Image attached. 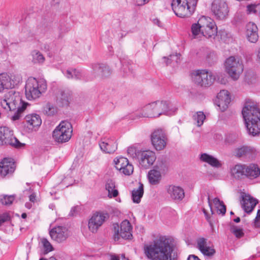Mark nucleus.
Returning <instances> with one entry per match:
<instances>
[{"mask_svg":"<svg viewBox=\"0 0 260 260\" xmlns=\"http://www.w3.org/2000/svg\"><path fill=\"white\" fill-rule=\"evenodd\" d=\"M198 0H173L172 8L175 14L181 18L190 16L194 12Z\"/></svg>","mask_w":260,"mask_h":260,"instance_id":"39448f33","label":"nucleus"},{"mask_svg":"<svg viewBox=\"0 0 260 260\" xmlns=\"http://www.w3.org/2000/svg\"><path fill=\"white\" fill-rule=\"evenodd\" d=\"M116 168L125 175H130L134 171L133 165L124 157H117L114 159Z\"/></svg>","mask_w":260,"mask_h":260,"instance_id":"6ab92c4d","label":"nucleus"},{"mask_svg":"<svg viewBox=\"0 0 260 260\" xmlns=\"http://www.w3.org/2000/svg\"><path fill=\"white\" fill-rule=\"evenodd\" d=\"M137 156L140 165L145 169L152 165L156 159L155 152L151 150L138 152Z\"/></svg>","mask_w":260,"mask_h":260,"instance_id":"a211bd4d","label":"nucleus"},{"mask_svg":"<svg viewBox=\"0 0 260 260\" xmlns=\"http://www.w3.org/2000/svg\"><path fill=\"white\" fill-rule=\"evenodd\" d=\"M191 76L192 81L201 86H209L214 80L211 72L206 70L194 71L191 73Z\"/></svg>","mask_w":260,"mask_h":260,"instance_id":"1a4fd4ad","label":"nucleus"},{"mask_svg":"<svg viewBox=\"0 0 260 260\" xmlns=\"http://www.w3.org/2000/svg\"><path fill=\"white\" fill-rule=\"evenodd\" d=\"M217 212L219 214H221L222 215H224L226 212V207L224 205L223 203L221 204V206H218L217 208Z\"/></svg>","mask_w":260,"mask_h":260,"instance_id":"864d4df0","label":"nucleus"},{"mask_svg":"<svg viewBox=\"0 0 260 260\" xmlns=\"http://www.w3.org/2000/svg\"><path fill=\"white\" fill-rule=\"evenodd\" d=\"M187 260H201L197 256L195 255H190Z\"/></svg>","mask_w":260,"mask_h":260,"instance_id":"052dcab7","label":"nucleus"},{"mask_svg":"<svg viewBox=\"0 0 260 260\" xmlns=\"http://www.w3.org/2000/svg\"><path fill=\"white\" fill-rule=\"evenodd\" d=\"M213 202L216 208L219 206H221V204L223 203V202L220 201V200L217 198H214L213 200Z\"/></svg>","mask_w":260,"mask_h":260,"instance_id":"13d9d810","label":"nucleus"},{"mask_svg":"<svg viewBox=\"0 0 260 260\" xmlns=\"http://www.w3.org/2000/svg\"><path fill=\"white\" fill-rule=\"evenodd\" d=\"M257 26L253 22H249L246 26V35L248 41L256 43L258 39Z\"/></svg>","mask_w":260,"mask_h":260,"instance_id":"b1692460","label":"nucleus"},{"mask_svg":"<svg viewBox=\"0 0 260 260\" xmlns=\"http://www.w3.org/2000/svg\"><path fill=\"white\" fill-rule=\"evenodd\" d=\"M202 36L207 39H214L217 34V27L215 22L211 18L202 16Z\"/></svg>","mask_w":260,"mask_h":260,"instance_id":"f8f14e48","label":"nucleus"},{"mask_svg":"<svg viewBox=\"0 0 260 260\" xmlns=\"http://www.w3.org/2000/svg\"><path fill=\"white\" fill-rule=\"evenodd\" d=\"M241 203L244 211L247 213H250L253 211L258 203V201L249 194H245L242 196V200Z\"/></svg>","mask_w":260,"mask_h":260,"instance_id":"4be33fe9","label":"nucleus"},{"mask_svg":"<svg viewBox=\"0 0 260 260\" xmlns=\"http://www.w3.org/2000/svg\"><path fill=\"white\" fill-rule=\"evenodd\" d=\"M127 153L132 157H135L136 154V149L134 147H129L127 150Z\"/></svg>","mask_w":260,"mask_h":260,"instance_id":"5fc2aeb1","label":"nucleus"},{"mask_svg":"<svg viewBox=\"0 0 260 260\" xmlns=\"http://www.w3.org/2000/svg\"><path fill=\"white\" fill-rule=\"evenodd\" d=\"M73 133L72 124L68 121H62L52 133L54 140L58 143L68 142Z\"/></svg>","mask_w":260,"mask_h":260,"instance_id":"0eeeda50","label":"nucleus"},{"mask_svg":"<svg viewBox=\"0 0 260 260\" xmlns=\"http://www.w3.org/2000/svg\"><path fill=\"white\" fill-rule=\"evenodd\" d=\"M52 240L60 243L65 241L70 235L69 231L64 226H58L53 228L49 232Z\"/></svg>","mask_w":260,"mask_h":260,"instance_id":"f3484780","label":"nucleus"},{"mask_svg":"<svg viewBox=\"0 0 260 260\" xmlns=\"http://www.w3.org/2000/svg\"><path fill=\"white\" fill-rule=\"evenodd\" d=\"M217 105L221 111H224L231 102L229 92L225 90H221L217 95Z\"/></svg>","mask_w":260,"mask_h":260,"instance_id":"412c9836","label":"nucleus"},{"mask_svg":"<svg viewBox=\"0 0 260 260\" xmlns=\"http://www.w3.org/2000/svg\"><path fill=\"white\" fill-rule=\"evenodd\" d=\"M257 61L260 62V48L258 49L257 53Z\"/></svg>","mask_w":260,"mask_h":260,"instance_id":"0e129e2a","label":"nucleus"},{"mask_svg":"<svg viewBox=\"0 0 260 260\" xmlns=\"http://www.w3.org/2000/svg\"><path fill=\"white\" fill-rule=\"evenodd\" d=\"M92 75L96 78L104 79L109 77L112 71L107 64L102 63H94L91 65Z\"/></svg>","mask_w":260,"mask_h":260,"instance_id":"dca6fc26","label":"nucleus"},{"mask_svg":"<svg viewBox=\"0 0 260 260\" xmlns=\"http://www.w3.org/2000/svg\"><path fill=\"white\" fill-rule=\"evenodd\" d=\"M245 171V176L250 179L256 178L260 175V169L255 164L246 166Z\"/></svg>","mask_w":260,"mask_h":260,"instance_id":"2f4dec72","label":"nucleus"},{"mask_svg":"<svg viewBox=\"0 0 260 260\" xmlns=\"http://www.w3.org/2000/svg\"><path fill=\"white\" fill-rule=\"evenodd\" d=\"M179 54H172L169 56V57L168 58L167 61V64L170 63L172 61H175L177 63L179 62V57H180Z\"/></svg>","mask_w":260,"mask_h":260,"instance_id":"603ef678","label":"nucleus"},{"mask_svg":"<svg viewBox=\"0 0 260 260\" xmlns=\"http://www.w3.org/2000/svg\"><path fill=\"white\" fill-rule=\"evenodd\" d=\"M254 225L255 227H260V210L257 212V215L254 219Z\"/></svg>","mask_w":260,"mask_h":260,"instance_id":"6e6d98bb","label":"nucleus"},{"mask_svg":"<svg viewBox=\"0 0 260 260\" xmlns=\"http://www.w3.org/2000/svg\"><path fill=\"white\" fill-rule=\"evenodd\" d=\"M121 63L122 64V70L124 73L128 74L133 72V69L132 65L130 64L129 62L121 61Z\"/></svg>","mask_w":260,"mask_h":260,"instance_id":"09e8293b","label":"nucleus"},{"mask_svg":"<svg viewBox=\"0 0 260 260\" xmlns=\"http://www.w3.org/2000/svg\"><path fill=\"white\" fill-rule=\"evenodd\" d=\"M31 204L28 203L25 204V207L28 209H30L31 207Z\"/></svg>","mask_w":260,"mask_h":260,"instance_id":"774afa93","label":"nucleus"},{"mask_svg":"<svg viewBox=\"0 0 260 260\" xmlns=\"http://www.w3.org/2000/svg\"><path fill=\"white\" fill-rule=\"evenodd\" d=\"M9 219V216L7 214H4L0 216L1 222L3 223Z\"/></svg>","mask_w":260,"mask_h":260,"instance_id":"bf43d9fd","label":"nucleus"},{"mask_svg":"<svg viewBox=\"0 0 260 260\" xmlns=\"http://www.w3.org/2000/svg\"><path fill=\"white\" fill-rule=\"evenodd\" d=\"M167 168V164L166 161L162 159H158L156 165L154 167V169L159 171L160 173L166 171Z\"/></svg>","mask_w":260,"mask_h":260,"instance_id":"c03bdc74","label":"nucleus"},{"mask_svg":"<svg viewBox=\"0 0 260 260\" xmlns=\"http://www.w3.org/2000/svg\"><path fill=\"white\" fill-rule=\"evenodd\" d=\"M167 191L170 198L176 202L180 201L184 198V189L175 185H169L167 188Z\"/></svg>","mask_w":260,"mask_h":260,"instance_id":"aec40b11","label":"nucleus"},{"mask_svg":"<svg viewBox=\"0 0 260 260\" xmlns=\"http://www.w3.org/2000/svg\"><path fill=\"white\" fill-rule=\"evenodd\" d=\"M41 241L46 253L53 251V246L47 239L43 238L41 239Z\"/></svg>","mask_w":260,"mask_h":260,"instance_id":"49530a36","label":"nucleus"},{"mask_svg":"<svg viewBox=\"0 0 260 260\" xmlns=\"http://www.w3.org/2000/svg\"><path fill=\"white\" fill-rule=\"evenodd\" d=\"M199 57L205 59L209 64H212L216 61L217 57L216 54L206 48H202L197 53Z\"/></svg>","mask_w":260,"mask_h":260,"instance_id":"bb28decb","label":"nucleus"},{"mask_svg":"<svg viewBox=\"0 0 260 260\" xmlns=\"http://www.w3.org/2000/svg\"><path fill=\"white\" fill-rule=\"evenodd\" d=\"M226 72L234 80H237L243 71L242 61L238 57L230 56L224 63Z\"/></svg>","mask_w":260,"mask_h":260,"instance_id":"6e6552de","label":"nucleus"},{"mask_svg":"<svg viewBox=\"0 0 260 260\" xmlns=\"http://www.w3.org/2000/svg\"><path fill=\"white\" fill-rule=\"evenodd\" d=\"M64 76L69 79L79 80L82 78L81 72L75 69H69L62 72Z\"/></svg>","mask_w":260,"mask_h":260,"instance_id":"4c0bfd02","label":"nucleus"},{"mask_svg":"<svg viewBox=\"0 0 260 260\" xmlns=\"http://www.w3.org/2000/svg\"><path fill=\"white\" fill-rule=\"evenodd\" d=\"M258 7V4H251L248 5L246 7V12L248 14L254 13L258 15V10L257 9Z\"/></svg>","mask_w":260,"mask_h":260,"instance_id":"3c124183","label":"nucleus"},{"mask_svg":"<svg viewBox=\"0 0 260 260\" xmlns=\"http://www.w3.org/2000/svg\"><path fill=\"white\" fill-rule=\"evenodd\" d=\"M144 193L143 184L141 182L139 183V187L134 189L132 192V200L134 203H139Z\"/></svg>","mask_w":260,"mask_h":260,"instance_id":"f704fd0d","label":"nucleus"},{"mask_svg":"<svg viewBox=\"0 0 260 260\" xmlns=\"http://www.w3.org/2000/svg\"><path fill=\"white\" fill-rule=\"evenodd\" d=\"M172 240L165 236H161L144 247L146 256L152 260H176L172 258L173 248Z\"/></svg>","mask_w":260,"mask_h":260,"instance_id":"f257e3e1","label":"nucleus"},{"mask_svg":"<svg viewBox=\"0 0 260 260\" xmlns=\"http://www.w3.org/2000/svg\"><path fill=\"white\" fill-rule=\"evenodd\" d=\"M109 217L107 213L96 212L94 213L88 220L89 230L93 233H96L98 229Z\"/></svg>","mask_w":260,"mask_h":260,"instance_id":"4468645a","label":"nucleus"},{"mask_svg":"<svg viewBox=\"0 0 260 260\" xmlns=\"http://www.w3.org/2000/svg\"><path fill=\"white\" fill-rule=\"evenodd\" d=\"M5 77L8 89H12L19 85L22 82V77L20 74L16 73L11 74L10 76L5 74Z\"/></svg>","mask_w":260,"mask_h":260,"instance_id":"cd10ccee","label":"nucleus"},{"mask_svg":"<svg viewBox=\"0 0 260 260\" xmlns=\"http://www.w3.org/2000/svg\"><path fill=\"white\" fill-rule=\"evenodd\" d=\"M242 113L249 134L253 136L260 134V109L257 104L246 101Z\"/></svg>","mask_w":260,"mask_h":260,"instance_id":"f03ea898","label":"nucleus"},{"mask_svg":"<svg viewBox=\"0 0 260 260\" xmlns=\"http://www.w3.org/2000/svg\"><path fill=\"white\" fill-rule=\"evenodd\" d=\"M172 107H174L169 102L157 101L145 105L137 117L155 118L161 115H171L176 110V109Z\"/></svg>","mask_w":260,"mask_h":260,"instance_id":"7ed1b4c3","label":"nucleus"},{"mask_svg":"<svg viewBox=\"0 0 260 260\" xmlns=\"http://www.w3.org/2000/svg\"><path fill=\"white\" fill-rule=\"evenodd\" d=\"M245 79L248 84H252L256 82V76L253 72H248L246 74Z\"/></svg>","mask_w":260,"mask_h":260,"instance_id":"de8ad7c7","label":"nucleus"},{"mask_svg":"<svg viewBox=\"0 0 260 260\" xmlns=\"http://www.w3.org/2000/svg\"><path fill=\"white\" fill-rule=\"evenodd\" d=\"M151 142L156 150H164L168 143V138L165 132L161 128L155 130L151 135Z\"/></svg>","mask_w":260,"mask_h":260,"instance_id":"9b49d317","label":"nucleus"},{"mask_svg":"<svg viewBox=\"0 0 260 260\" xmlns=\"http://www.w3.org/2000/svg\"><path fill=\"white\" fill-rule=\"evenodd\" d=\"M72 93L69 90H59L57 94V102L61 106H67L71 99Z\"/></svg>","mask_w":260,"mask_h":260,"instance_id":"c756f323","label":"nucleus"},{"mask_svg":"<svg viewBox=\"0 0 260 260\" xmlns=\"http://www.w3.org/2000/svg\"><path fill=\"white\" fill-rule=\"evenodd\" d=\"M3 145L19 147L22 144L14 137L12 130L8 127H1L0 145Z\"/></svg>","mask_w":260,"mask_h":260,"instance_id":"9d476101","label":"nucleus"},{"mask_svg":"<svg viewBox=\"0 0 260 260\" xmlns=\"http://www.w3.org/2000/svg\"><path fill=\"white\" fill-rule=\"evenodd\" d=\"M150 0H134L137 6H141L148 3Z\"/></svg>","mask_w":260,"mask_h":260,"instance_id":"4d7b16f0","label":"nucleus"},{"mask_svg":"<svg viewBox=\"0 0 260 260\" xmlns=\"http://www.w3.org/2000/svg\"><path fill=\"white\" fill-rule=\"evenodd\" d=\"M5 77V73L0 74V92L3 91L5 89H8L7 88V84Z\"/></svg>","mask_w":260,"mask_h":260,"instance_id":"8fccbe9b","label":"nucleus"},{"mask_svg":"<svg viewBox=\"0 0 260 260\" xmlns=\"http://www.w3.org/2000/svg\"><path fill=\"white\" fill-rule=\"evenodd\" d=\"M43 111L48 116H53L57 112V109L53 105L48 103L44 107Z\"/></svg>","mask_w":260,"mask_h":260,"instance_id":"79ce46f5","label":"nucleus"},{"mask_svg":"<svg viewBox=\"0 0 260 260\" xmlns=\"http://www.w3.org/2000/svg\"><path fill=\"white\" fill-rule=\"evenodd\" d=\"M212 11L218 19L226 18L229 13V8L225 2L222 0H215L212 3Z\"/></svg>","mask_w":260,"mask_h":260,"instance_id":"2eb2a0df","label":"nucleus"},{"mask_svg":"<svg viewBox=\"0 0 260 260\" xmlns=\"http://www.w3.org/2000/svg\"><path fill=\"white\" fill-rule=\"evenodd\" d=\"M203 212H204V214H205V215L206 216V218L207 220L209 222H210V220H209L210 216L208 215L207 211H206V210L205 209H203Z\"/></svg>","mask_w":260,"mask_h":260,"instance_id":"e2e57ef3","label":"nucleus"},{"mask_svg":"<svg viewBox=\"0 0 260 260\" xmlns=\"http://www.w3.org/2000/svg\"><path fill=\"white\" fill-rule=\"evenodd\" d=\"M105 189L108 191V196L110 198H115L118 195V191L116 188L115 182L111 180L108 179L105 184Z\"/></svg>","mask_w":260,"mask_h":260,"instance_id":"473e14b6","label":"nucleus"},{"mask_svg":"<svg viewBox=\"0 0 260 260\" xmlns=\"http://www.w3.org/2000/svg\"><path fill=\"white\" fill-rule=\"evenodd\" d=\"M254 151V149L249 146H243L236 150V155L241 157L250 154Z\"/></svg>","mask_w":260,"mask_h":260,"instance_id":"a19ab883","label":"nucleus"},{"mask_svg":"<svg viewBox=\"0 0 260 260\" xmlns=\"http://www.w3.org/2000/svg\"><path fill=\"white\" fill-rule=\"evenodd\" d=\"M32 61L34 63H42L45 61L43 55L38 50H35L31 52Z\"/></svg>","mask_w":260,"mask_h":260,"instance_id":"58836bf2","label":"nucleus"},{"mask_svg":"<svg viewBox=\"0 0 260 260\" xmlns=\"http://www.w3.org/2000/svg\"><path fill=\"white\" fill-rule=\"evenodd\" d=\"M27 127L31 129L38 128L42 123L40 116L37 114H28L25 117Z\"/></svg>","mask_w":260,"mask_h":260,"instance_id":"393cba45","label":"nucleus"},{"mask_svg":"<svg viewBox=\"0 0 260 260\" xmlns=\"http://www.w3.org/2000/svg\"><path fill=\"white\" fill-rule=\"evenodd\" d=\"M149 182L153 185L159 183L161 179V173L156 169L150 170L148 175Z\"/></svg>","mask_w":260,"mask_h":260,"instance_id":"e433bc0d","label":"nucleus"},{"mask_svg":"<svg viewBox=\"0 0 260 260\" xmlns=\"http://www.w3.org/2000/svg\"><path fill=\"white\" fill-rule=\"evenodd\" d=\"M192 118L193 120L196 122L197 125L198 126H201L204 123L206 116L203 112L199 111L193 115Z\"/></svg>","mask_w":260,"mask_h":260,"instance_id":"ea45409f","label":"nucleus"},{"mask_svg":"<svg viewBox=\"0 0 260 260\" xmlns=\"http://www.w3.org/2000/svg\"><path fill=\"white\" fill-rule=\"evenodd\" d=\"M202 21V16L198 20L197 23H193L191 27V30L192 36L194 39H198L202 36V25L201 22Z\"/></svg>","mask_w":260,"mask_h":260,"instance_id":"72a5a7b5","label":"nucleus"},{"mask_svg":"<svg viewBox=\"0 0 260 260\" xmlns=\"http://www.w3.org/2000/svg\"><path fill=\"white\" fill-rule=\"evenodd\" d=\"M2 105L5 109L15 111L12 116V119L16 120L19 119L21 113L26 109L28 104L22 101L18 92L11 90L5 94L2 102Z\"/></svg>","mask_w":260,"mask_h":260,"instance_id":"20e7f679","label":"nucleus"},{"mask_svg":"<svg viewBox=\"0 0 260 260\" xmlns=\"http://www.w3.org/2000/svg\"><path fill=\"white\" fill-rule=\"evenodd\" d=\"M197 244L198 248L204 255L210 256L215 253L213 248L207 246V239L205 238H200Z\"/></svg>","mask_w":260,"mask_h":260,"instance_id":"c85d7f7f","label":"nucleus"},{"mask_svg":"<svg viewBox=\"0 0 260 260\" xmlns=\"http://www.w3.org/2000/svg\"><path fill=\"white\" fill-rule=\"evenodd\" d=\"M113 225L114 228V239L115 241H118L120 237L124 239H129L132 237V226L128 220H125L121 222L120 231H119L118 224H114Z\"/></svg>","mask_w":260,"mask_h":260,"instance_id":"ddd939ff","label":"nucleus"},{"mask_svg":"<svg viewBox=\"0 0 260 260\" xmlns=\"http://www.w3.org/2000/svg\"><path fill=\"white\" fill-rule=\"evenodd\" d=\"M111 260H120L118 256L115 255H111Z\"/></svg>","mask_w":260,"mask_h":260,"instance_id":"338daca9","label":"nucleus"},{"mask_svg":"<svg viewBox=\"0 0 260 260\" xmlns=\"http://www.w3.org/2000/svg\"><path fill=\"white\" fill-rule=\"evenodd\" d=\"M101 149L107 153H113L117 148L116 142L111 139H104L99 143Z\"/></svg>","mask_w":260,"mask_h":260,"instance_id":"a878e982","label":"nucleus"},{"mask_svg":"<svg viewBox=\"0 0 260 260\" xmlns=\"http://www.w3.org/2000/svg\"><path fill=\"white\" fill-rule=\"evenodd\" d=\"M15 169L14 163L10 159L5 158L0 163V174L3 177L12 174Z\"/></svg>","mask_w":260,"mask_h":260,"instance_id":"5701e85b","label":"nucleus"},{"mask_svg":"<svg viewBox=\"0 0 260 260\" xmlns=\"http://www.w3.org/2000/svg\"><path fill=\"white\" fill-rule=\"evenodd\" d=\"M36 194L34 193H31L29 197V201L33 203L35 202L36 201Z\"/></svg>","mask_w":260,"mask_h":260,"instance_id":"680f3d73","label":"nucleus"},{"mask_svg":"<svg viewBox=\"0 0 260 260\" xmlns=\"http://www.w3.org/2000/svg\"><path fill=\"white\" fill-rule=\"evenodd\" d=\"M246 165H236L231 170L232 175L235 178H240L242 176H245Z\"/></svg>","mask_w":260,"mask_h":260,"instance_id":"c9c22d12","label":"nucleus"},{"mask_svg":"<svg viewBox=\"0 0 260 260\" xmlns=\"http://www.w3.org/2000/svg\"><path fill=\"white\" fill-rule=\"evenodd\" d=\"M76 209H77V208L76 207H74V208H72L71 210V215H74V213L76 211Z\"/></svg>","mask_w":260,"mask_h":260,"instance_id":"69168bd1","label":"nucleus"},{"mask_svg":"<svg viewBox=\"0 0 260 260\" xmlns=\"http://www.w3.org/2000/svg\"><path fill=\"white\" fill-rule=\"evenodd\" d=\"M14 199L15 196L14 195H3L0 196V202L2 204L5 205H11L14 201Z\"/></svg>","mask_w":260,"mask_h":260,"instance_id":"37998d69","label":"nucleus"},{"mask_svg":"<svg viewBox=\"0 0 260 260\" xmlns=\"http://www.w3.org/2000/svg\"><path fill=\"white\" fill-rule=\"evenodd\" d=\"M47 89V85L44 81H38L36 78L29 77L26 82L25 93L29 100H35L39 98Z\"/></svg>","mask_w":260,"mask_h":260,"instance_id":"423d86ee","label":"nucleus"},{"mask_svg":"<svg viewBox=\"0 0 260 260\" xmlns=\"http://www.w3.org/2000/svg\"><path fill=\"white\" fill-rule=\"evenodd\" d=\"M201 161L206 162L210 165L211 166L214 168H220L222 166L220 161L212 155H209L207 153H202L200 157Z\"/></svg>","mask_w":260,"mask_h":260,"instance_id":"7c9ffc66","label":"nucleus"},{"mask_svg":"<svg viewBox=\"0 0 260 260\" xmlns=\"http://www.w3.org/2000/svg\"><path fill=\"white\" fill-rule=\"evenodd\" d=\"M231 231L237 238L240 239L244 236L243 230L237 226L233 225L231 227Z\"/></svg>","mask_w":260,"mask_h":260,"instance_id":"a18cd8bd","label":"nucleus"}]
</instances>
